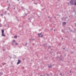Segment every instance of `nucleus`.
I'll return each mask as SVG.
<instances>
[{"label":"nucleus","mask_w":76,"mask_h":76,"mask_svg":"<svg viewBox=\"0 0 76 76\" xmlns=\"http://www.w3.org/2000/svg\"><path fill=\"white\" fill-rule=\"evenodd\" d=\"M54 31H55V30H54Z\"/></svg>","instance_id":"obj_21"},{"label":"nucleus","mask_w":76,"mask_h":76,"mask_svg":"<svg viewBox=\"0 0 76 76\" xmlns=\"http://www.w3.org/2000/svg\"><path fill=\"white\" fill-rule=\"evenodd\" d=\"M20 62L21 61L20 60H18V62H17V64L18 65L19 64H20Z\"/></svg>","instance_id":"obj_5"},{"label":"nucleus","mask_w":76,"mask_h":76,"mask_svg":"<svg viewBox=\"0 0 76 76\" xmlns=\"http://www.w3.org/2000/svg\"><path fill=\"white\" fill-rule=\"evenodd\" d=\"M74 5H76V2H75V3L74 4Z\"/></svg>","instance_id":"obj_10"},{"label":"nucleus","mask_w":76,"mask_h":76,"mask_svg":"<svg viewBox=\"0 0 76 76\" xmlns=\"http://www.w3.org/2000/svg\"><path fill=\"white\" fill-rule=\"evenodd\" d=\"M75 1L73 0H71L70 2V4L72 5H74V2Z\"/></svg>","instance_id":"obj_2"},{"label":"nucleus","mask_w":76,"mask_h":76,"mask_svg":"<svg viewBox=\"0 0 76 76\" xmlns=\"http://www.w3.org/2000/svg\"><path fill=\"white\" fill-rule=\"evenodd\" d=\"M66 23L65 22H63L62 23L63 25H66Z\"/></svg>","instance_id":"obj_6"},{"label":"nucleus","mask_w":76,"mask_h":76,"mask_svg":"<svg viewBox=\"0 0 76 76\" xmlns=\"http://www.w3.org/2000/svg\"><path fill=\"white\" fill-rule=\"evenodd\" d=\"M22 8H23V7H22Z\"/></svg>","instance_id":"obj_16"},{"label":"nucleus","mask_w":76,"mask_h":76,"mask_svg":"<svg viewBox=\"0 0 76 76\" xmlns=\"http://www.w3.org/2000/svg\"><path fill=\"white\" fill-rule=\"evenodd\" d=\"M48 67H49V68H50L52 67V66H49Z\"/></svg>","instance_id":"obj_9"},{"label":"nucleus","mask_w":76,"mask_h":76,"mask_svg":"<svg viewBox=\"0 0 76 76\" xmlns=\"http://www.w3.org/2000/svg\"><path fill=\"white\" fill-rule=\"evenodd\" d=\"M18 0V1H19V0Z\"/></svg>","instance_id":"obj_13"},{"label":"nucleus","mask_w":76,"mask_h":76,"mask_svg":"<svg viewBox=\"0 0 76 76\" xmlns=\"http://www.w3.org/2000/svg\"><path fill=\"white\" fill-rule=\"evenodd\" d=\"M9 7H8V8L9 9Z\"/></svg>","instance_id":"obj_15"},{"label":"nucleus","mask_w":76,"mask_h":76,"mask_svg":"<svg viewBox=\"0 0 76 76\" xmlns=\"http://www.w3.org/2000/svg\"><path fill=\"white\" fill-rule=\"evenodd\" d=\"M63 49H64V48Z\"/></svg>","instance_id":"obj_19"},{"label":"nucleus","mask_w":76,"mask_h":76,"mask_svg":"<svg viewBox=\"0 0 76 76\" xmlns=\"http://www.w3.org/2000/svg\"><path fill=\"white\" fill-rule=\"evenodd\" d=\"M75 26H76V24H75Z\"/></svg>","instance_id":"obj_17"},{"label":"nucleus","mask_w":76,"mask_h":76,"mask_svg":"<svg viewBox=\"0 0 76 76\" xmlns=\"http://www.w3.org/2000/svg\"><path fill=\"white\" fill-rule=\"evenodd\" d=\"M58 1H59V0H58Z\"/></svg>","instance_id":"obj_18"},{"label":"nucleus","mask_w":76,"mask_h":76,"mask_svg":"<svg viewBox=\"0 0 76 76\" xmlns=\"http://www.w3.org/2000/svg\"><path fill=\"white\" fill-rule=\"evenodd\" d=\"M69 72H70V73H72V71H70Z\"/></svg>","instance_id":"obj_11"},{"label":"nucleus","mask_w":76,"mask_h":76,"mask_svg":"<svg viewBox=\"0 0 76 76\" xmlns=\"http://www.w3.org/2000/svg\"><path fill=\"white\" fill-rule=\"evenodd\" d=\"M17 36H14V38H17Z\"/></svg>","instance_id":"obj_8"},{"label":"nucleus","mask_w":76,"mask_h":76,"mask_svg":"<svg viewBox=\"0 0 76 76\" xmlns=\"http://www.w3.org/2000/svg\"><path fill=\"white\" fill-rule=\"evenodd\" d=\"M40 76H43L42 75H41Z\"/></svg>","instance_id":"obj_12"},{"label":"nucleus","mask_w":76,"mask_h":76,"mask_svg":"<svg viewBox=\"0 0 76 76\" xmlns=\"http://www.w3.org/2000/svg\"><path fill=\"white\" fill-rule=\"evenodd\" d=\"M12 44L13 45H14L15 44L16 45H18V43H16L15 42V40H13L12 41Z\"/></svg>","instance_id":"obj_1"},{"label":"nucleus","mask_w":76,"mask_h":76,"mask_svg":"<svg viewBox=\"0 0 76 76\" xmlns=\"http://www.w3.org/2000/svg\"><path fill=\"white\" fill-rule=\"evenodd\" d=\"M1 15V16H2V15Z\"/></svg>","instance_id":"obj_14"},{"label":"nucleus","mask_w":76,"mask_h":76,"mask_svg":"<svg viewBox=\"0 0 76 76\" xmlns=\"http://www.w3.org/2000/svg\"><path fill=\"white\" fill-rule=\"evenodd\" d=\"M41 34H42V33H41L40 34H38V36L39 37H42L43 36V35H41Z\"/></svg>","instance_id":"obj_4"},{"label":"nucleus","mask_w":76,"mask_h":76,"mask_svg":"<svg viewBox=\"0 0 76 76\" xmlns=\"http://www.w3.org/2000/svg\"><path fill=\"white\" fill-rule=\"evenodd\" d=\"M4 31L3 30H2V36L5 37V35L4 34Z\"/></svg>","instance_id":"obj_3"},{"label":"nucleus","mask_w":76,"mask_h":76,"mask_svg":"<svg viewBox=\"0 0 76 76\" xmlns=\"http://www.w3.org/2000/svg\"><path fill=\"white\" fill-rule=\"evenodd\" d=\"M3 74V73L2 72H0V76L2 75Z\"/></svg>","instance_id":"obj_7"},{"label":"nucleus","mask_w":76,"mask_h":76,"mask_svg":"<svg viewBox=\"0 0 76 76\" xmlns=\"http://www.w3.org/2000/svg\"><path fill=\"white\" fill-rule=\"evenodd\" d=\"M32 1L34 0H32Z\"/></svg>","instance_id":"obj_22"},{"label":"nucleus","mask_w":76,"mask_h":76,"mask_svg":"<svg viewBox=\"0 0 76 76\" xmlns=\"http://www.w3.org/2000/svg\"><path fill=\"white\" fill-rule=\"evenodd\" d=\"M9 6H10V4L9 5Z\"/></svg>","instance_id":"obj_20"}]
</instances>
